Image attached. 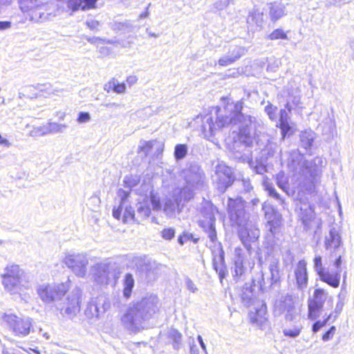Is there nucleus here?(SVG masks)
Segmentation results:
<instances>
[{
	"instance_id": "1",
	"label": "nucleus",
	"mask_w": 354,
	"mask_h": 354,
	"mask_svg": "<svg viewBox=\"0 0 354 354\" xmlns=\"http://www.w3.org/2000/svg\"><path fill=\"white\" fill-rule=\"evenodd\" d=\"M243 102H227L223 108L215 107L214 113L205 117L203 123V130L207 138L214 136L224 127L232 126L235 128L232 134L227 140L231 144V149L241 153L252 142L250 127L254 120L250 115L242 112Z\"/></svg>"
},
{
	"instance_id": "2",
	"label": "nucleus",
	"mask_w": 354,
	"mask_h": 354,
	"mask_svg": "<svg viewBox=\"0 0 354 354\" xmlns=\"http://www.w3.org/2000/svg\"><path fill=\"white\" fill-rule=\"evenodd\" d=\"M158 308V297L155 295H147L128 307L120 318L121 324L130 332H139L145 327L146 321L156 313Z\"/></svg>"
},
{
	"instance_id": "3",
	"label": "nucleus",
	"mask_w": 354,
	"mask_h": 354,
	"mask_svg": "<svg viewBox=\"0 0 354 354\" xmlns=\"http://www.w3.org/2000/svg\"><path fill=\"white\" fill-rule=\"evenodd\" d=\"M274 310L279 314H285L286 322H295L294 325L286 326L283 329V335L292 338L298 337L303 329V325L301 322L300 305L297 299L289 295L283 296L276 301Z\"/></svg>"
},
{
	"instance_id": "4",
	"label": "nucleus",
	"mask_w": 354,
	"mask_h": 354,
	"mask_svg": "<svg viewBox=\"0 0 354 354\" xmlns=\"http://www.w3.org/2000/svg\"><path fill=\"white\" fill-rule=\"evenodd\" d=\"M1 277L5 290L10 294H20L32 286L30 276L15 264L7 266Z\"/></svg>"
},
{
	"instance_id": "5",
	"label": "nucleus",
	"mask_w": 354,
	"mask_h": 354,
	"mask_svg": "<svg viewBox=\"0 0 354 354\" xmlns=\"http://www.w3.org/2000/svg\"><path fill=\"white\" fill-rule=\"evenodd\" d=\"M20 10L27 13L30 20L42 22L50 15H55V6L53 3L45 0H17Z\"/></svg>"
},
{
	"instance_id": "6",
	"label": "nucleus",
	"mask_w": 354,
	"mask_h": 354,
	"mask_svg": "<svg viewBox=\"0 0 354 354\" xmlns=\"http://www.w3.org/2000/svg\"><path fill=\"white\" fill-rule=\"evenodd\" d=\"M69 282L59 283H42L38 286L37 292L41 300L50 304L60 300L69 289Z\"/></svg>"
},
{
	"instance_id": "7",
	"label": "nucleus",
	"mask_w": 354,
	"mask_h": 354,
	"mask_svg": "<svg viewBox=\"0 0 354 354\" xmlns=\"http://www.w3.org/2000/svg\"><path fill=\"white\" fill-rule=\"evenodd\" d=\"M3 320L17 336L25 337L30 333L32 327V319L28 317H19L15 314H4Z\"/></svg>"
},
{
	"instance_id": "8",
	"label": "nucleus",
	"mask_w": 354,
	"mask_h": 354,
	"mask_svg": "<svg viewBox=\"0 0 354 354\" xmlns=\"http://www.w3.org/2000/svg\"><path fill=\"white\" fill-rule=\"evenodd\" d=\"M322 162L321 158L317 157L311 160H304L303 158L298 161L293 160L288 167L290 169L294 171L296 174L304 176L308 178L310 182L314 179L316 175L319 165Z\"/></svg>"
},
{
	"instance_id": "9",
	"label": "nucleus",
	"mask_w": 354,
	"mask_h": 354,
	"mask_svg": "<svg viewBox=\"0 0 354 354\" xmlns=\"http://www.w3.org/2000/svg\"><path fill=\"white\" fill-rule=\"evenodd\" d=\"M136 201H138L136 221L138 222L149 216L151 214V209L149 205V202L154 210L158 211L161 209L159 197L152 192H150L149 200L147 194H145L144 196L140 195L139 198H136Z\"/></svg>"
},
{
	"instance_id": "10",
	"label": "nucleus",
	"mask_w": 354,
	"mask_h": 354,
	"mask_svg": "<svg viewBox=\"0 0 354 354\" xmlns=\"http://www.w3.org/2000/svg\"><path fill=\"white\" fill-rule=\"evenodd\" d=\"M333 297H329L328 292L322 288L316 289L313 297L308 299V317L315 319L319 316V311L323 308L326 301L332 304Z\"/></svg>"
},
{
	"instance_id": "11",
	"label": "nucleus",
	"mask_w": 354,
	"mask_h": 354,
	"mask_svg": "<svg viewBox=\"0 0 354 354\" xmlns=\"http://www.w3.org/2000/svg\"><path fill=\"white\" fill-rule=\"evenodd\" d=\"M228 212L230 219L236 225L245 224L248 220V214L245 211V203L241 198L228 199Z\"/></svg>"
},
{
	"instance_id": "12",
	"label": "nucleus",
	"mask_w": 354,
	"mask_h": 354,
	"mask_svg": "<svg viewBox=\"0 0 354 354\" xmlns=\"http://www.w3.org/2000/svg\"><path fill=\"white\" fill-rule=\"evenodd\" d=\"M203 174L201 171L198 170L196 172H189L186 175V181L187 186L183 189L176 188L174 189V194L181 198L184 201H188L194 196L193 190L190 187H198L202 181Z\"/></svg>"
},
{
	"instance_id": "13",
	"label": "nucleus",
	"mask_w": 354,
	"mask_h": 354,
	"mask_svg": "<svg viewBox=\"0 0 354 354\" xmlns=\"http://www.w3.org/2000/svg\"><path fill=\"white\" fill-rule=\"evenodd\" d=\"M63 262L78 277H84L86 273L88 259L84 254H68Z\"/></svg>"
},
{
	"instance_id": "14",
	"label": "nucleus",
	"mask_w": 354,
	"mask_h": 354,
	"mask_svg": "<svg viewBox=\"0 0 354 354\" xmlns=\"http://www.w3.org/2000/svg\"><path fill=\"white\" fill-rule=\"evenodd\" d=\"M314 269L322 281L333 288L339 286V272H330L328 268H324L320 256H316L314 259Z\"/></svg>"
},
{
	"instance_id": "15",
	"label": "nucleus",
	"mask_w": 354,
	"mask_h": 354,
	"mask_svg": "<svg viewBox=\"0 0 354 354\" xmlns=\"http://www.w3.org/2000/svg\"><path fill=\"white\" fill-rule=\"evenodd\" d=\"M232 171L230 167L223 163H219L216 167L215 177L218 189L224 192L232 185Z\"/></svg>"
},
{
	"instance_id": "16",
	"label": "nucleus",
	"mask_w": 354,
	"mask_h": 354,
	"mask_svg": "<svg viewBox=\"0 0 354 354\" xmlns=\"http://www.w3.org/2000/svg\"><path fill=\"white\" fill-rule=\"evenodd\" d=\"M82 290L76 287L70 292L67 297L66 307L64 314L69 318H73L80 310Z\"/></svg>"
},
{
	"instance_id": "17",
	"label": "nucleus",
	"mask_w": 354,
	"mask_h": 354,
	"mask_svg": "<svg viewBox=\"0 0 354 354\" xmlns=\"http://www.w3.org/2000/svg\"><path fill=\"white\" fill-rule=\"evenodd\" d=\"M250 323L259 328H263L266 324L267 317V307L263 301H257V304L254 310H250L248 314Z\"/></svg>"
},
{
	"instance_id": "18",
	"label": "nucleus",
	"mask_w": 354,
	"mask_h": 354,
	"mask_svg": "<svg viewBox=\"0 0 354 354\" xmlns=\"http://www.w3.org/2000/svg\"><path fill=\"white\" fill-rule=\"evenodd\" d=\"M306 265L305 260H300L294 270L296 285L297 288L301 290H304L308 285V277Z\"/></svg>"
},
{
	"instance_id": "19",
	"label": "nucleus",
	"mask_w": 354,
	"mask_h": 354,
	"mask_svg": "<svg viewBox=\"0 0 354 354\" xmlns=\"http://www.w3.org/2000/svg\"><path fill=\"white\" fill-rule=\"evenodd\" d=\"M134 261L138 268H139L141 271L145 272L149 278H154L158 274L159 268L156 261L150 260L146 261L139 257L135 258Z\"/></svg>"
},
{
	"instance_id": "20",
	"label": "nucleus",
	"mask_w": 354,
	"mask_h": 354,
	"mask_svg": "<svg viewBox=\"0 0 354 354\" xmlns=\"http://www.w3.org/2000/svg\"><path fill=\"white\" fill-rule=\"evenodd\" d=\"M237 225L239 227V236L243 244L245 245L247 242L254 241L258 238L259 232L257 230H252L251 233H250L249 230L252 227V225L248 223V220L245 224Z\"/></svg>"
},
{
	"instance_id": "21",
	"label": "nucleus",
	"mask_w": 354,
	"mask_h": 354,
	"mask_svg": "<svg viewBox=\"0 0 354 354\" xmlns=\"http://www.w3.org/2000/svg\"><path fill=\"white\" fill-rule=\"evenodd\" d=\"M181 203V198L175 195L174 192L171 197H169L166 199L163 211L167 216H173L175 215L176 212H179L180 211V206Z\"/></svg>"
},
{
	"instance_id": "22",
	"label": "nucleus",
	"mask_w": 354,
	"mask_h": 354,
	"mask_svg": "<svg viewBox=\"0 0 354 354\" xmlns=\"http://www.w3.org/2000/svg\"><path fill=\"white\" fill-rule=\"evenodd\" d=\"M243 48L241 47H235L232 50H231L227 55L221 57L218 59V64L221 66H229L235 62L237 59H239L243 55Z\"/></svg>"
},
{
	"instance_id": "23",
	"label": "nucleus",
	"mask_w": 354,
	"mask_h": 354,
	"mask_svg": "<svg viewBox=\"0 0 354 354\" xmlns=\"http://www.w3.org/2000/svg\"><path fill=\"white\" fill-rule=\"evenodd\" d=\"M215 216L212 208L210 212L207 213L205 219L200 221L201 226L203 228H207L208 236L211 241L214 242L216 239V232L214 226Z\"/></svg>"
},
{
	"instance_id": "24",
	"label": "nucleus",
	"mask_w": 354,
	"mask_h": 354,
	"mask_svg": "<svg viewBox=\"0 0 354 354\" xmlns=\"http://www.w3.org/2000/svg\"><path fill=\"white\" fill-rule=\"evenodd\" d=\"M94 280L101 284L107 283L109 279V272L104 264H97L93 267Z\"/></svg>"
},
{
	"instance_id": "25",
	"label": "nucleus",
	"mask_w": 354,
	"mask_h": 354,
	"mask_svg": "<svg viewBox=\"0 0 354 354\" xmlns=\"http://www.w3.org/2000/svg\"><path fill=\"white\" fill-rule=\"evenodd\" d=\"M299 217L306 228H309L312 221L315 218V213L310 206L304 205L300 208Z\"/></svg>"
},
{
	"instance_id": "26",
	"label": "nucleus",
	"mask_w": 354,
	"mask_h": 354,
	"mask_svg": "<svg viewBox=\"0 0 354 354\" xmlns=\"http://www.w3.org/2000/svg\"><path fill=\"white\" fill-rule=\"evenodd\" d=\"M104 89L108 93L113 91L116 93L122 94L126 91V85L124 83H120L117 79L112 78L104 84Z\"/></svg>"
},
{
	"instance_id": "27",
	"label": "nucleus",
	"mask_w": 354,
	"mask_h": 354,
	"mask_svg": "<svg viewBox=\"0 0 354 354\" xmlns=\"http://www.w3.org/2000/svg\"><path fill=\"white\" fill-rule=\"evenodd\" d=\"M341 243L340 236L335 229H331L326 237L325 245L328 248H337Z\"/></svg>"
},
{
	"instance_id": "28",
	"label": "nucleus",
	"mask_w": 354,
	"mask_h": 354,
	"mask_svg": "<svg viewBox=\"0 0 354 354\" xmlns=\"http://www.w3.org/2000/svg\"><path fill=\"white\" fill-rule=\"evenodd\" d=\"M119 196H121V202L120 205L118 207H114L113 209V216L118 220H122V214L124 212V206L127 203V196H128V192L120 189L118 191Z\"/></svg>"
},
{
	"instance_id": "29",
	"label": "nucleus",
	"mask_w": 354,
	"mask_h": 354,
	"mask_svg": "<svg viewBox=\"0 0 354 354\" xmlns=\"http://www.w3.org/2000/svg\"><path fill=\"white\" fill-rule=\"evenodd\" d=\"M93 304L97 307L100 315H103L107 311L110 306V301L109 299L104 295H100L91 299Z\"/></svg>"
},
{
	"instance_id": "30",
	"label": "nucleus",
	"mask_w": 354,
	"mask_h": 354,
	"mask_svg": "<svg viewBox=\"0 0 354 354\" xmlns=\"http://www.w3.org/2000/svg\"><path fill=\"white\" fill-rule=\"evenodd\" d=\"M286 6L283 3H272L270 8V17L272 21H276L285 15Z\"/></svg>"
},
{
	"instance_id": "31",
	"label": "nucleus",
	"mask_w": 354,
	"mask_h": 354,
	"mask_svg": "<svg viewBox=\"0 0 354 354\" xmlns=\"http://www.w3.org/2000/svg\"><path fill=\"white\" fill-rule=\"evenodd\" d=\"M263 22V12L259 10L251 11L248 17L247 23L250 26L261 27Z\"/></svg>"
},
{
	"instance_id": "32",
	"label": "nucleus",
	"mask_w": 354,
	"mask_h": 354,
	"mask_svg": "<svg viewBox=\"0 0 354 354\" xmlns=\"http://www.w3.org/2000/svg\"><path fill=\"white\" fill-rule=\"evenodd\" d=\"M241 249L236 248L234 259V276H241L245 272V268L243 266V257L241 254Z\"/></svg>"
},
{
	"instance_id": "33",
	"label": "nucleus",
	"mask_w": 354,
	"mask_h": 354,
	"mask_svg": "<svg viewBox=\"0 0 354 354\" xmlns=\"http://www.w3.org/2000/svg\"><path fill=\"white\" fill-rule=\"evenodd\" d=\"M168 337L171 341L173 348L179 350L182 346V334L176 329L171 328L168 332Z\"/></svg>"
},
{
	"instance_id": "34",
	"label": "nucleus",
	"mask_w": 354,
	"mask_h": 354,
	"mask_svg": "<svg viewBox=\"0 0 354 354\" xmlns=\"http://www.w3.org/2000/svg\"><path fill=\"white\" fill-rule=\"evenodd\" d=\"M129 198H132V196L128 192V196H127V203L124 206V212L122 214L123 223H128L131 221L136 220L134 211L131 205H129Z\"/></svg>"
},
{
	"instance_id": "35",
	"label": "nucleus",
	"mask_w": 354,
	"mask_h": 354,
	"mask_svg": "<svg viewBox=\"0 0 354 354\" xmlns=\"http://www.w3.org/2000/svg\"><path fill=\"white\" fill-rule=\"evenodd\" d=\"M47 134L50 133H62L65 132L68 128L66 124L58 123L55 122H50L46 124Z\"/></svg>"
},
{
	"instance_id": "36",
	"label": "nucleus",
	"mask_w": 354,
	"mask_h": 354,
	"mask_svg": "<svg viewBox=\"0 0 354 354\" xmlns=\"http://www.w3.org/2000/svg\"><path fill=\"white\" fill-rule=\"evenodd\" d=\"M263 185L266 191L268 192V194L277 200L281 205L284 204V201L281 198L280 195L277 192L272 183L268 180V178H264Z\"/></svg>"
},
{
	"instance_id": "37",
	"label": "nucleus",
	"mask_w": 354,
	"mask_h": 354,
	"mask_svg": "<svg viewBox=\"0 0 354 354\" xmlns=\"http://www.w3.org/2000/svg\"><path fill=\"white\" fill-rule=\"evenodd\" d=\"M123 285V295L126 298H129L131 296L132 289L134 286V279L132 274L129 273L125 274Z\"/></svg>"
},
{
	"instance_id": "38",
	"label": "nucleus",
	"mask_w": 354,
	"mask_h": 354,
	"mask_svg": "<svg viewBox=\"0 0 354 354\" xmlns=\"http://www.w3.org/2000/svg\"><path fill=\"white\" fill-rule=\"evenodd\" d=\"M276 182L279 188L288 194V179L283 171H280L277 174Z\"/></svg>"
},
{
	"instance_id": "39",
	"label": "nucleus",
	"mask_w": 354,
	"mask_h": 354,
	"mask_svg": "<svg viewBox=\"0 0 354 354\" xmlns=\"http://www.w3.org/2000/svg\"><path fill=\"white\" fill-rule=\"evenodd\" d=\"M155 142L154 140H141L139 143L138 152L147 156L151 152Z\"/></svg>"
},
{
	"instance_id": "40",
	"label": "nucleus",
	"mask_w": 354,
	"mask_h": 354,
	"mask_svg": "<svg viewBox=\"0 0 354 354\" xmlns=\"http://www.w3.org/2000/svg\"><path fill=\"white\" fill-rule=\"evenodd\" d=\"M302 146L308 149L312 145L314 140V133L312 131H304L300 135Z\"/></svg>"
},
{
	"instance_id": "41",
	"label": "nucleus",
	"mask_w": 354,
	"mask_h": 354,
	"mask_svg": "<svg viewBox=\"0 0 354 354\" xmlns=\"http://www.w3.org/2000/svg\"><path fill=\"white\" fill-rule=\"evenodd\" d=\"M84 313L88 319L99 318L101 315L99 309L93 304L91 300L88 304Z\"/></svg>"
},
{
	"instance_id": "42",
	"label": "nucleus",
	"mask_w": 354,
	"mask_h": 354,
	"mask_svg": "<svg viewBox=\"0 0 354 354\" xmlns=\"http://www.w3.org/2000/svg\"><path fill=\"white\" fill-rule=\"evenodd\" d=\"M187 151L188 148L186 145H176L174 149V157L176 160H179L183 159L187 156Z\"/></svg>"
},
{
	"instance_id": "43",
	"label": "nucleus",
	"mask_w": 354,
	"mask_h": 354,
	"mask_svg": "<svg viewBox=\"0 0 354 354\" xmlns=\"http://www.w3.org/2000/svg\"><path fill=\"white\" fill-rule=\"evenodd\" d=\"M38 90L41 91L45 97H50L57 95L59 91L50 84L40 85L38 86Z\"/></svg>"
},
{
	"instance_id": "44",
	"label": "nucleus",
	"mask_w": 354,
	"mask_h": 354,
	"mask_svg": "<svg viewBox=\"0 0 354 354\" xmlns=\"http://www.w3.org/2000/svg\"><path fill=\"white\" fill-rule=\"evenodd\" d=\"M252 293L249 290H246L245 292H243L241 295V299L244 306H250V305L254 304H256V305L257 304L258 301H254V299H252Z\"/></svg>"
},
{
	"instance_id": "45",
	"label": "nucleus",
	"mask_w": 354,
	"mask_h": 354,
	"mask_svg": "<svg viewBox=\"0 0 354 354\" xmlns=\"http://www.w3.org/2000/svg\"><path fill=\"white\" fill-rule=\"evenodd\" d=\"M47 134L46 125L34 127L29 132V136L31 137H41Z\"/></svg>"
},
{
	"instance_id": "46",
	"label": "nucleus",
	"mask_w": 354,
	"mask_h": 354,
	"mask_svg": "<svg viewBox=\"0 0 354 354\" xmlns=\"http://www.w3.org/2000/svg\"><path fill=\"white\" fill-rule=\"evenodd\" d=\"M271 40H275L278 39H287V35L283 32L282 29H276L272 31L268 36Z\"/></svg>"
},
{
	"instance_id": "47",
	"label": "nucleus",
	"mask_w": 354,
	"mask_h": 354,
	"mask_svg": "<svg viewBox=\"0 0 354 354\" xmlns=\"http://www.w3.org/2000/svg\"><path fill=\"white\" fill-rule=\"evenodd\" d=\"M279 127L281 130L283 140L285 138V137L287 135L289 136V135L292 134L293 132L292 127L289 124V122L279 123Z\"/></svg>"
},
{
	"instance_id": "48",
	"label": "nucleus",
	"mask_w": 354,
	"mask_h": 354,
	"mask_svg": "<svg viewBox=\"0 0 354 354\" xmlns=\"http://www.w3.org/2000/svg\"><path fill=\"white\" fill-rule=\"evenodd\" d=\"M333 317V314H330L328 317L323 321H317L313 325V331L314 333H317L319 329L323 328L328 321H330Z\"/></svg>"
},
{
	"instance_id": "49",
	"label": "nucleus",
	"mask_w": 354,
	"mask_h": 354,
	"mask_svg": "<svg viewBox=\"0 0 354 354\" xmlns=\"http://www.w3.org/2000/svg\"><path fill=\"white\" fill-rule=\"evenodd\" d=\"M277 107L273 106L272 104H268L265 107V111L272 120H276L277 118Z\"/></svg>"
},
{
	"instance_id": "50",
	"label": "nucleus",
	"mask_w": 354,
	"mask_h": 354,
	"mask_svg": "<svg viewBox=\"0 0 354 354\" xmlns=\"http://www.w3.org/2000/svg\"><path fill=\"white\" fill-rule=\"evenodd\" d=\"M91 120V115L88 112H80L77 122L80 124L87 123Z\"/></svg>"
},
{
	"instance_id": "51",
	"label": "nucleus",
	"mask_w": 354,
	"mask_h": 354,
	"mask_svg": "<svg viewBox=\"0 0 354 354\" xmlns=\"http://www.w3.org/2000/svg\"><path fill=\"white\" fill-rule=\"evenodd\" d=\"M335 331H336V328L335 326L330 327V328L323 335L322 340L324 342H328V341L330 340L333 337V336L335 333Z\"/></svg>"
},
{
	"instance_id": "52",
	"label": "nucleus",
	"mask_w": 354,
	"mask_h": 354,
	"mask_svg": "<svg viewBox=\"0 0 354 354\" xmlns=\"http://www.w3.org/2000/svg\"><path fill=\"white\" fill-rule=\"evenodd\" d=\"M175 234V231L172 228L164 229L162 231V236L167 240H171Z\"/></svg>"
},
{
	"instance_id": "53",
	"label": "nucleus",
	"mask_w": 354,
	"mask_h": 354,
	"mask_svg": "<svg viewBox=\"0 0 354 354\" xmlns=\"http://www.w3.org/2000/svg\"><path fill=\"white\" fill-rule=\"evenodd\" d=\"M82 0H69L68 6L75 10H77L82 6Z\"/></svg>"
},
{
	"instance_id": "54",
	"label": "nucleus",
	"mask_w": 354,
	"mask_h": 354,
	"mask_svg": "<svg viewBox=\"0 0 354 354\" xmlns=\"http://www.w3.org/2000/svg\"><path fill=\"white\" fill-rule=\"evenodd\" d=\"M344 304L342 301H339L337 303L335 309L334 311L335 315L333 314V320L334 321L337 316L340 314L341 311L342 310Z\"/></svg>"
},
{
	"instance_id": "55",
	"label": "nucleus",
	"mask_w": 354,
	"mask_h": 354,
	"mask_svg": "<svg viewBox=\"0 0 354 354\" xmlns=\"http://www.w3.org/2000/svg\"><path fill=\"white\" fill-rule=\"evenodd\" d=\"M138 179L136 178H133L132 176H127L124 178V183L127 185L129 187H133L137 184Z\"/></svg>"
},
{
	"instance_id": "56",
	"label": "nucleus",
	"mask_w": 354,
	"mask_h": 354,
	"mask_svg": "<svg viewBox=\"0 0 354 354\" xmlns=\"http://www.w3.org/2000/svg\"><path fill=\"white\" fill-rule=\"evenodd\" d=\"M289 115L288 112L286 110H281L280 111V118H279V123L283 122H289Z\"/></svg>"
},
{
	"instance_id": "57",
	"label": "nucleus",
	"mask_w": 354,
	"mask_h": 354,
	"mask_svg": "<svg viewBox=\"0 0 354 354\" xmlns=\"http://www.w3.org/2000/svg\"><path fill=\"white\" fill-rule=\"evenodd\" d=\"M97 0H84V5H82V8L89 9L95 7V4Z\"/></svg>"
},
{
	"instance_id": "58",
	"label": "nucleus",
	"mask_w": 354,
	"mask_h": 354,
	"mask_svg": "<svg viewBox=\"0 0 354 354\" xmlns=\"http://www.w3.org/2000/svg\"><path fill=\"white\" fill-rule=\"evenodd\" d=\"M187 288L191 292L194 293L197 290V288L194 282L190 279H187L185 282Z\"/></svg>"
},
{
	"instance_id": "59",
	"label": "nucleus",
	"mask_w": 354,
	"mask_h": 354,
	"mask_svg": "<svg viewBox=\"0 0 354 354\" xmlns=\"http://www.w3.org/2000/svg\"><path fill=\"white\" fill-rule=\"evenodd\" d=\"M341 264H342V257L339 255L338 257L335 259L334 266L336 269L335 270H331L330 272H339V277H341Z\"/></svg>"
},
{
	"instance_id": "60",
	"label": "nucleus",
	"mask_w": 354,
	"mask_h": 354,
	"mask_svg": "<svg viewBox=\"0 0 354 354\" xmlns=\"http://www.w3.org/2000/svg\"><path fill=\"white\" fill-rule=\"evenodd\" d=\"M269 269L270 271L272 278L275 277L276 274L278 272L277 263L275 262H272V263H270V266H269Z\"/></svg>"
},
{
	"instance_id": "61",
	"label": "nucleus",
	"mask_w": 354,
	"mask_h": 354,
	"mask_svg": "<svg viewBox=\"0 0 354 354\" xmlns=\"http://www.w3.org/2000/svg\"><path fill=\"white\" fill-rule=\"evenodd\" d=\"M0 145L8 148L11 147L12 143L7 138H4L1 134H0Z\"/></svg>"
},
{
	"instance_id": "62",
	"label": "nucleus",
	"mask_w": 354,
	"mask_h": 354,
	"mask_svg": "<svg viewBox=\"0 0 354 354\" xmlns=\"http://www.w3.org/2000/svg\"><path fill=\"white\" fill-rule=\"evenodd\" d=\"M87 26L91 29H96L99 26V22L96 20L91 19L86 21Z\"/></svg>"
},
{
	"instance_id": "63",
	"label": "nucleus",
	"mask_w": 354,
	"mask_h": 354,
	"mask_svg": "<svg viewBox=\"0 0 354 354\" xmlns=\"http://www.w3.org/2000/svg\"><path fill=\"white\" fill-rule=\"evenodd\" d=\"M138 81V77L135 75H131L127 77L126 82L129 86L135 84Z\"/></svg>"
},
{
	"instance_id": "64",
	"label": "nucleus",
	"mask_w": 354,
	"mask_h": 354,
	"mask_svg": "<svg viewBox=\"0 0 354 354\" xmlns=\"http://www.w3.org/2000/svg\"><path fill=\"white\" fill-rule=\"evenodd\" d=\"M197 339L200 344V346H201L202 350L205 353V354H208L206 345H205V342H203L202 337L201 335H198Z\"/></svg>"
}]
</instances>
